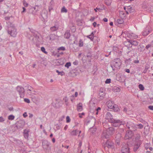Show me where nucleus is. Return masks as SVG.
<instances>
[{"label":"nucleus","instance_id":"1","mask_svg":"<svg viewBox=\"0 0 153 153\" xmlns=\"http://www.w3.org/2000/svg\"><path fill=\"white\" fill-rule=\"evenodd\" d=\"M105 118L108 121L112 123L113 126L115 127L119 126L121 125H124L125 122L123 121H121L120 120L114 119L112 118V116L110 113L108 112L105 115Z\"/></svg>","mask_w":153,"mask_h":153},{"label":"nucleus","instance_id":"2","mask_svg":"<svg viewBox=\"0 0 153 153\" xmlns=\"http://www.w3.org/2000/svg\"><path fill=\"white\" fill-rule=\"evenodd\" d=\"M7 30L8 34L13 37H16L17 33L16 29L12 25L8 27Z\"/></svg>","mask_w":153,"mask_h":153},{"label":"nucleus","instance_id":"3","mask_svg":"<svg viewBox=\"0 0 153 153\" xmlns=\"http://www.w3.org/2000/svg\"><path fill=\"white\" fill-rule=\"evenodd\" d=\"M113 65H111L113 70L114 71L115 68L120 69V66L121 65V60L119 58L115 59L113 62Z\"/></svg>","mask_w":153,"mask_h":153},{"label":"nucleus","instance_id":"4","mask_svg":"<svg viewBox=\"0 0 153 153\" xmlns=\"http://www.w3.org/2000/svg\"><path fill=\"white\" fill-rule=\"evenodd\" d=\"M17 92L19 93L20 97L23 98L25 96V91L24 88L21 86H18L16 88Z\"/></svg>","mask_w":153,"mask_h":153},{"label":"nucleus","instance_id":"5","mask_svg":"<svg viewBox=\"0 0 153 153\" xmlns=\"http://www.w3.org/2000/svg\"><path fill=\"white\" fill-rule=\"evenodd\" d=\"M114 102L111 101H109L107 102V106L108 108L112 109L115 111H118L119 110V108L118 107L115 106Z\"/></svg>","mask_w":153,"mask_h":153},{"label":"nucleus","instance_id":"6","mask_svg":"<svg viewBox=\"0 0 153 153\" xmlns=\"http://www.w3.org/2000/svg\"><path fill=\"white\" fill-rule=\"evenodd\" d=\"M124 34H125L127 37L131 39H136L138 37V35L132 33L126 32L122 33V34L123 35Z\"/></svg>","mask_w":153,"mask_h":153},{"label":"nucleus","instance_id":"7","mask_svg":"<svg viewBox=\"0 0 153 153\" xmlns=\"http://www.w3.org/2000/svg\"><path fill=\"white\" fill-rule=\"evenodd\" d=\"M42 145L43 148L46 150L50 149V143L47 140H44L42 141Z\"/></svg>","mask_w":153,"mask_h":153},{"label":"nucleus","instance_id":"8","mask_svg":"<svg viewBox=\"0 0 153 153\" xmlns=\"http://www.w3.org/2000/svg\"><path fill=\"white\" fill-rule=\"evenodd\" d=\"M104 91V89L103 88H101L100 89L99 93V97L100 99H103L105 96Z\"/></svg>","mask_w":153,"mask_h":153},{"label":"nucleus","instance_id":"9","mask_svg":"<svg viewBox=\"0 0 153 153\" xmlns=\"http://www.w3.org/2000/svg\"><path fill=\"white\" fill-rule=\"evenodd\" d=\"M28 89L27 90V92L28 95L32 96V99L33 100L35 98V97L33 96V95L35 94L32 93L31 92L32 89V87L28 86Z\"/></svg>","mask_w":153,"mask_h":153},{"label":"nucleus","instance_id":"10","mask_svg":"<svg viewBox=\"0 0 153 153\" xmlns=\"http://www.w3.org/2000/svg\"><path fill=\"white\" fill-rule=\"evenodd\" d=\"M124 10L128 14L129 13H131L134 10L132 7L130 6H128L126 7H124Z\"/></svg>","mask_w":153,"mask_h":153},{"label":"nucleus","instance_id":"11","mask_svg":"<svg viewBox=\"0 0 153 153\" xmlns=\"http://www.w3.org/2000/svg\"><path fill=\"white\" fill-rule=\"evenodd\" d=\"M123 19H118L114 21L115 24L118 26H119L120 24H123L124 22Z\"/></svg>","mask_w":153,"mask_h":153},{"label":"nucleus","instance_id":"12","mask_svg":"<svg viewBox=\"0 0 153 153\" xmlns=\"http://www.w3.org/2000/svg\"><path fill=\"white\" fill-rule=\"evenodd\" d=\"M127 14L125 11H119V16L120 18L122 19L125 18L126 17Z\"/></svg>","mask_w":153,"mask_h":153},{"label":"nucleus","instance_id":"13","mask_svg":"<svg viewBox=\"0 0 153 153\" xmlns=\"http://www.w3.org/2000/svg\"><path fill=\"white\" fill-rule=\"evenodd\" d=\"M111 135L110 134L109 132L106 130H104L102 134V137L103 138H105L107 139L109 138V136Z\"/></svg>","mask_w":153,"mask_h":153},{"label":"nucleus","instance_id":"14","mask_svg":"<svg viewBox=\"0 0 153 153\" xmlns=\"http://www.w3.org/2000/svg\"><path fill=\"white\" fill-rule=\"evenodd\" d=\"M54 5V2L53 1H51L49 3V10L50 12L51 10L53 9Z\"/></svg>","mask_w":153,"mask_h":153},{"label":"nucleus","instance_id":"15","mask_svg":"<svg viewBox=\"0 0 153 153\" xmlns=\"http://www.w3.org/2000/svg\"><path fill=\"white\" fill-rule=\"evenodd\" d=\"M150 33L149 30L147 28H146L142 32V35L145 36L147 35Z\"/></svg>","mask_w":153,"mask_h":153},{"label":"nucleus","instance_id":"16","mask_svg":"<svg viewBox=\"0 0 153 153\" xmlns=\"http://www.w3.org/2000/svg\"><path fill=\"white\" fill-rule=\"evenodd\" d=\"M148 6V3L146 1H144L143 2L142 4V7L144 10L147 9Z\"/></svg>","mask_w":153,"mask_h":153},{"label":"nucleus","instance_id":"17","mask_svg":"<svg viewBox=\"0 0 153 153\" xmlns=\"http://www.w3.org/2000/svg\"><path fill=\"white\" fill-rule=\"evenodd\" d=\"M114 144L113 142L109 140H108L106 142V145L108 148H112Z\"/></svg>","mask_w":153,"mask_h":153},{"label":"nucleus","instance_id":"18","mask_svg":"<svg viewBox=\"0 0 153 153\" xmlns=\"http://www.w3.org/2000/svg\"><path fill=\"white\" fill-rule=\"evenodd\" d=\"M130 40L128 39L127 40V42L125 43V45L127 47L128 49L129 50V49L131 48L132 45H130V42H129Z\"/></svg>","mask_w":153,"mask_h":153},{"label":"nucleus","instance_id":"19","mask_svg":"<svg viewBox=\"0 0 153 153\" xmlns=\"http://www.w3.org/2000/svg\"><path fill=\"white\" fill-rule=\"evenodd\" d=\"M77 109L78 111H81L82 110V105L81 103H79L77 105Z\"/></svg>","mask_w":153,"mask_h":153},{"label":"nucleus","instance_id":"20","mask_svg":"<svg viewBox=\"0 0 153 153\" xmlns=\"http://www.w3.org/2000/svg\"><path fill=\"white\" fill-rule=\"evenodd\" d=\"M59 27L57 25H55L50 28V30L52 32L58 30Z\"/></svg>","mask_w":153,"mask_h":153},{"label":"nucleus","instance_id":"21","mask_svg":"<svg viewBox=\"0 0 153 153\" xmlns=\"http://www.w3.org/2000/svg\"><path fill=\"white\" fill-rule=\"evenodd\" d=\"M131 132L128 131L126 133L125 136V138L126 139H129L131 137L132 135L130 134H131Z\"/></svg>","mask_w":153,"mask_h":153},{"label":"nucleus","instance_id":"22","mask_svg":"<svg viewBox=\"0 0 153 153\" xmlns=\"http://www.w3.org/2000/svg\"><path fill=\"white\" fill-rule=\"evenodd\" d=\"M130 45H131L132 46H136L138 45V42L136 40H130Z\"/></svg>","mask_w":153,"mask_h":153},{"label":"nucleus","instance_id":"23","mask_svg":"<svg viewBox=\"0 0 153 153\" xmlns=\"http://www.w3.org/2000/svg\"><path fill=\"white\" fill-rule=\"evenodd\" d=\"M28 132L29 131L27 130H25L24 132V136L26 139H27L28 137Z\"/></svg>","mask_w":153,"mask_h":153},{"label":"nucleus","instance_id":"24","mask_svg":"<svg viewBox=\"0 0 153 153\" xmlns=\"http://www.w3.org/2000/svg\"><path fill=\"white\" fill-rule=\"evenodd\" d=\"M114 128L112 127H110L109 128L108 131V132H109L110 134L111 135L113 134L114 132Z\"/></svg>","mask_w":153,"mask_h":153},{"label":"nucleus","instance_id":"25","mask_svg":"<svg viewBox=\"0 0 153 153\" xmlns=\"http://www.w3.org/2000/svg\"><path fill=\"white\" fill-rule=\"evenodd\" d=\"M70 36V33L68 31L65 32V35L64 37L66 39H68Z\"/></svg>","mask_w":153,"mask_h":153},{"label":"nucleus","instance_id":"26","mask_svg":"<svg viewBox=\"0 0 153 153\" xmlns=\"http://www.w3.org/2000/svg\"><path fill=\"white\" fill-rule=\"evenodd\" d=\"M118 135L119 137L118 138H117V139H116V142L117 143V144L119 145L120 144V138L121 137V134H118Z\"/></svg>","mask_w":153,"mask_h":153},{"label":"nucleus","instance_id":"27","mask_svg":"<svg viewBox=\"0 0 153 153\" xmlns=\"http://www.w3.org/2000/svg\"><path fill=\"white\" fill-rule=\"evenodd\" d=\"M56 38V35L54 34H51L50 35V39L51 40H54Z\"/></svg>","mask_w":153,"mask_h":153},{"label":"nucleus","instance_id":"28","mask_svg":"<svg viewBox=\"0 0 153 153\" xmlns=\"http://www.w3.org/2000/svg\"><path fill=\"white\" fill-rule=\"evenodd\" d=\"M112 0H105V2L106 4L108 6L111 5Z\"/></svg>","mask_w":153,"mask_h":153},{"label":"nucleus","instance_id":"29","mask_svg":"<svg viewBox=\"0 0 153 153\" xmlns=\"http://www.w3.org/2000/svg\"><path fill=\"white\" fill-rule=\"evenodd\" d=\"M78 131L77 130H73L71 132V135H76L77 132Z\"/></svg>","mask_w":153,"mask_h":153},{"label":"nucleus","instance_id":"30","mask_svg":"<svg viewBox=\"0 0 153 153\" xmlns=\"http://www.w3.org/2000/svg\"><path fill=\"white\" fill-rule=\"evenodd\" d=\"M15 118V116L13 115H10L8 117V119L10 120H13Z\"/></svg>","mask_w":153,"mask_h":153},{"label":"nucleus","instance_id":"31","mask_svg":"<svg viewBox=\"0 0 153 153\" xmlns=\"http://www.w3.org/2000/svg\"><path fill=\"white\" fill-rule=\"evenodd\" d=\"M83 45V42L82 39H80L79 41V46L80 47H82Z\"/></svg>","mask_w":153,"mask_h":153},{"label":"nucleus","instance_id":"32","mask_svg":"<svg viewBox=\"0 0 153 153\" xmlns=\"http://www.w3.org/2000/svg\"><path fill=\"white\" fill-rule=\"evenodd\" d=\"M142 143L141 141L140 140H139L138 141L136 142V143L135 144V145H136L137 146H138L139 147H140V145H141Z\"/></svg>","mask_w":153,"mask_h":153},{"label":"nucleus","instance_id":"33","mask_svg":"<svg viewBox=\"0 0 153 153\" xmlns=\"http://www.w3.org/2000/svg\"><path fill=\"white\" fill-rule=\"evenodd\" d=\"M87 37L88 38L90 39L92 41H93L94 40V36L92 35H90L88 36H87Z\"/></svg>","mask_w":153,"mask_h":153},{"label":"nucleus","instance_id":"34","mask_svg":"<svg viewBox=\"0 0 153 153\" xmlns=\"http://www.w3.org/2000/svg\"><path fill=\"white\" fill-rule=\"evenodd\" d=\"M61 12H62L67 13V10L65 7H63L61 9Z\"/></svg>","mask_w":153,"mask_h":153},{"label":"nucleus","instance_id":"35","mask_svg":"<svg viewBox=\"0 0 153 153\" xmlns=\"http://www.w3.org/2000/svg\"><path fill=\"white\" fill-rule=\"evenodd\" d=\"M71 66V63L70 62H67L65 65V67L69 68V67Z\"/></svg>","mask_w":153,"mask_h":153},{"label":"nucleus","instance_id":"36","mask_svg":"<svg viewBox=\"0 0 153 153\" xmlns=\"http://www.w3.org/2000/svg\"><path fill=\"white\" fill-rule=\"evenodd\" d=\"M41 51L47 54L48 53V52L45 51V49L44 47H42L41 48Z\"/></svg>","mask_w":153,"mask_h":153},{"label":"nucleus","instance_id":"37","mask_svg":"<svg viewBox=\"0 0 153 153\" xmlns=\"http://www.w3.org/2000/svg\"><path fill=\"white\" fill-rule=\"evenodd\" d=\"M139 89L142 91L144 90V88L143 85L141 84H140L139 85Z\"/></svg>","mask_w":153,"mask_h":153},{"label":"nucleus","instance_id":"38","mask_svg":"<svg viewBox=\"0 0 153 153\" xmlns=\"http://www.w3.org/2000/svg\"><path fill=\"white\" fill-rule=\"evenodd\" d=\"M5 120V118H4L3 117L1 116L0 117V122L3 123Z\"/></svg>","mask_w":153,"mask_h":153},{"label":"nucleus","instance_id":"39","mask_svg":"<svg viewBox=\"0 0 153 153\" xmlns=\"http://www.w3.org/2000/svg\"><path fill=\"white\" fill-rule=\"evenodd\" d=\"M65 48L64 47H61L58 48V50L65 51Z\"/></svg>","mask_w":153,"mask_h":153},{"label":"nucleus","instance_id":"40","mask_svg":"<svg viewBox=\"0 0 153 153\" xmlns=\"http://www.w3.org/2000/svg\"><path fill=\"white\" fill-rule=\"evenodd\" d=\"M139 147L138 146L134 145L133 149L134 151V152L136 151L139 148Z\"/></svg>","mask_w":153,"mask_h":153},{"label":"nucleus","instance_id":"41","mask_svg":"<svg viewBox=\"0 0 153 153\" xmlns=\"http://www.w3.org/2000/svg\"><path fill=\"white\" fill-rule=\"evenodd\" d=\"M79 117L80 118H82V116H84L85 115V113L83 112H82V113H79L78 114Z\"/></svg>","mask_w":153,"mask_h":153},{"label":"nucleus","instance_id":"42","mask_svg":"<svg viewBox=\"0 0 153 153\" xmlns=\"http://www.w3.org/2000/svg\"><path fill=\"white\" fill-rule=\"evenodd\" d=\"M29 29L30 31L32 33H35L36 32V30L32 28H29Z\"/></svg>","mask_w":153,"mask_h":153},{"label":"nucleus","instance_id":"43","mask_svg":"<svg viewBox=\"0 0 153 153\" xmlns=\"http://www.w3.org/2000/svg\"><path fill=\"white\" fill-rule=\"evenodd\" d=\"M111 79H106L105 81V83L109 84L111 82Z\"/></svg>","mask_w":153,"mask_h":153},{"label":"nucleus","instance_id":"44","mask_svg":"<svg viewBox=\"0 0 153 153\" xmlns=\"http://www.w3.org/2000/svg\"><path fill=\"white\" fill-rule=\"evenodd\" d=\"M66 122L68 123L70 121V119L69 117L68 116H67L66 118Z\"/></svg>","mask_w":153,"mask_h":153},{"label":"nucleus","instance_id":"45","mask_svg":"<svg viewBox=\"0 0 153 153\" xmlns=\"http://www.w3.org/2000/svg\"><path fill=\"white\" fill-rule=\"evenodd\" d=\"M137 125L140 129H141L143 127V126L141 124H137Z\"/></svg>","mask_w":153,"mask_h":153},{"label":"nucleus","instance_id":"46","mask_svg":"<svg viewBox=\"0 0 153 153\" xmlns=\"http://www.w3.org/2000/svg\"><path fill=\"white\" fill-rule=\"evenodd\" d=\"M24 101L27 103H29L30 102V101L29 99L27 98H25L24 99Z\"/></svg>","mask_w":153,"mask_h":153},{"label":"nucleus","instance_id":"47","mask_svg":"<svg viewBox=\"0 0 153 153\" xmlns=\"http://www.w3.org/2000/svg\"><path fill=\"white\" fill-rule=\"evenodd\" d=\"M23 5L25 7L27 6L28 5V4L25 1H23Z\"/></svg>","mask_w":153,"mask_h":153},{"label":"nucleus","instance_id":"48","mask_svg":"<svg viewBox=\"0 0 153 153\" xmlns=\"http://www.w3.org/2000/svg\"><path fill=\"white\" fill-rule=\"evenodd\" d=\"M23 117L25 118L26 117H27V112H24L23 114Z\"/></svg>","mask_w":153,"mask_h":153},{"label":"nucleus","instance_id":"49","mask_svg":"<svg viewBox=\"0 0 153 153\" xmlns=\"http://www.w3.org/2000/svg\"><path fill=\"white\" fill-rule=\"evenodd\" d=\"M148 108L151 110H153V105H150L149 106Z\"/></svg>","mask_w":153,"mask_h":153},{"label":"nucleus","instance_id":"50","mask_svg":"<svg viewBox=\"0 0 153 153\" xmlns=\"http://www.w3.org/2000/svg\"><path fill=\"white\" fill-rule=\"evenodd\" d=\"M151 46V44H148L146 46V49H148Z\"/></svg>","mask_w":153,"mask_h":153},{"label":"nucleus","instance_id":"51","mask_svg":"<svg viewBox=\"0 0 153 153\" xmlns=\"http://www.w3.org/2000/svg\"><path fill=\"white\" fill-rule=\"evenodd\" d=\"M73 64L75 65H78V61H76L74 62L73 63Z\"/></svg>","mask_w":153,"mask_h":153},{"label":"nucleus","instance_id":"52","mask_svg":"<svg viewBox=\"0 0 153 153\" xmlns=\"http://www.w3.org/2000/svg\"><path fill=\"white\" fill-rule=\"evenodd\" d=\"M95 19V18L94 17H91L90 19V20L91 22L93 21Z\"/></svg>","mask_w":153,"mask_h":153},{"label":"nucleus","instance_id":"53","mask_svg":"<svg viewBox=\"0 0 153 153\" xmlns=\"http://www.w3.org/2000/svg\"><path fill=\"white\" fill-rule=\"evenodd\" d=\"M97 10H98L99 11H100V8H99L96 7V8H95L94 9V10L96 12H97Z\"/></svg>","mask_w":153,"mask_h":153},{"label":"nucleus","instance_id":"54","mask_svg":"<svg viewBox=\"0 0 153 153\" xmlns=\"http://www.w3.org/2000/svg\"><path fill=\"white\" fill-rule=\"evenodd\" d=\"M10 19V17L9 16H6L5 17V19L6 20H9Z\"/></svg>","mask_w":153,"mask_h":153},{"label":"nucleus","instance_id":"55","mask_svg":"<svg viewBox=\"0 0 153 153\" xmlns=\"http://www.w3.org/2000/svg\"><path fill=\"white\" fill-rule=\"evenodd\" d=\"M103 21L104 22H106L108 21V19L106 18H105L103 19Z\"/></svg>","mask_w":153,"mask_h":153},{"label":"nucleus","instance_id":"56","mask_svg":"<svg viewBox=\"0 0 153 153\" xmlns=\"http://www.w3.org/2000/svg\"><path fill=\"white\" fill-rule=\"evenodd\" d=\"M29 117L30 118H32L33 116V114H32L29 113Z\"/></svg>","mask_w":153,"mask_h":153},{"label":"nucleus","instance_id":"57","mask_svg":"<svg viewBox=\"0 0 153 153\" xmlns=\"http://www.w3.org/2000/svg\"><path fill=\"white\" fill-rule=\"evenodd\" d=\"M95 33H96V32L95 31H93L91 33L90 35H92L93 36H94V34Z\"/></svg>","mask_w":153,"mask_h":153},{"label":"nucleus","instance_id":"58","mask_svg":"<svg viewBox=\"0 0 153 153\" xmlns=\"http://www.w3.org/2000/svg\"><path fill=\"white\" fill-rule=\"evenodd\" d=\"M126 72L128 73H130V70L129 69H126L125 71Z\"/></svg>","mask_w":153,"mask_h":153},{"label":"nucleus","instance_id":"59","mask_svg":"<svg viewBox=\"0 0 153 153\" xmlns=\"http://www.w3.org/2000/svg\"><path fill=\"white\" fill-rule=\"evenodd\" d=\"M68 128V126L67 125H66L65 126V127L64 128V129L65 130H66Z\"/></svg>","mask_w":153,"mask_h":153},{"label":"nucleus","instance_id":"60","mask_svg":"<svg viewBox=\"0 0 153 153\" xmlns=\"http://www.w3.org/2000/svg\"><path fill=\"white\" fill-rule=\"evenodd\" d=\"M9 110L10 111H12L13 110V108L12 107H11L9 108Z\"/></svg>","mask_w":153,"mask_h":153},{"label":"nucleus","instance_id":"61","mask_svg":"<svg viewBox=\"0 0 153 153\" xmlns=\"http://www.w3.org/2000/svg\"><path fill=\"white\" fill-rule=\"evenodd\" d=\"M93 25L94 27H95L97 25V23L96 22H94Z\"/></svg>","mask_w":153,"mask_h":153},{"label":"nucleus","instance_id":"62","mask_svg":"<svg viewBox=\"0 0 153 153\" xmlns=\"http://www.w3.org/2000/svg\"><path fill=\"white\" fill-rule=\"evenodd\" d=\"M134 62L135 63H138L139 62V61L138 60H135L134 61Z\"/></svg>","mask_w":153,"mask_h":153},{"label":"nucleus","instance_id":"63","mask_svg":"<svg viewBox=\"0 0 153 153\" xmlns=\"http://www.w3.org/2000/svg\"><path fill=\"white\" fill-rule=\"evenodd\" d=\"M101 110V108L100 107H98L96 109V110H97V111H100Z\"/></svg>","mask_w":153,"mask_h":153},{"label":"nucleus","instance_id":"64","mask_svg":"<svg viewBox=\"0 0 153 153\" xmlns=\"http://www.w3.org/2000/svg\"><path fill=\"white\" fill-rule=\"evenodd\" d=\"M23 10L22 12V13L25 12V11L26 10V9L24 7H23Z\"/></svg>","mask_w":153,"mask_h":153}]
</instances>
